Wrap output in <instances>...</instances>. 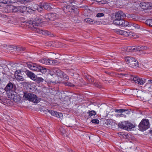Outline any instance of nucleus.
<instances>
[{"label":"nucleus","mask_w":152,"mask_h":152,"mask_svg":"<svg viewBox=\"0 0 152 152\" xmlns=\"http://www.w3.org/2000/svg\"><path fill=\"white\" fill-rule=\"evenodd\" d=\"M28 67L31 70L37 72H40L42 74H45L48 72L51 76L54 75H56L58 76H61L63 72L56 67H53L50 70L46 68L45 66H42L36 64H27Z\"/></svg>","instance_id":"obj_1"},{"label":"nucleus","mask_w":152,"mask_h":152,"mask_svg":"<svg viewBox=\"0 0 152 152\" xmlns=\"http://www.w3.org/2000/svg\"><path fill=\"white\" fill-rule=\"evenodd\" d=\"M23 93V97L26 100L33 102L34 103H38L40 102V98L38 97L37 96L33 94L28 92H21Z\"/></svg>","instance_id":"obj_2"},{"label":"nucleus","mask_w":152,"mask_h":152,"mask_svg":"<svg viewBox=\"0 0 152 152\" xmlns=\"http://www.w3.org/2000/svg\"><path fill=\"white\" fill-rule=\"evenodd\" d=\"M125 60L127 64H129V66L133 68H136L139 66V64L137 60L131 56L125 58Z\"/></svg>","instance_id":"obj_3"},{"label":"nucleus","mask_w":152,"mask_h":152,"mask_svg":"<svg viewBox=\"0 0 152 152\" xmlns=\"http://www.w3.org/2000/svg\"><path fill=\"white\" fill-rule=\"evenodd\" d=\"M149 127V121L148 119H142L139 125V129L141 131L145 130Z\"/></svg>","instance_id":"obj_4"},{"label":"nucleus","mask_w":152,"mask_h":152,"mask_svg":"<svg viewBox=\"0 0 152 152\" xmlns=\"http://www.w3.org/2000/svg\"><path fill=\"white\" fill-rule=\"evenodd\" d=\"M113 30L115 32L121 35L128 36L131 35V33L129 31H126L118 29H115Z\"/></svg>","instance_id":"obj_5"},{"label":"nucleus","mask_w":152,"mask_h":152,"mask_svg":"<svg viewBox=\"0 0 152 152\" xmlns=\"http://www.w3.org/2000/svg\"><path fill=\"white\" fill-rule=\"evenodd\" d=\"M15 88L16 86L15 84H12L10 82H9L4 88V90L7 92H8L10 91H14Z\"/></svg>","instance_id":"obj_6"},{"label":"nucleus","mask_w":152,"mask_h":152,"mask_svg":"<svg viewBox=\"0 0 152 152\" xmlns=\"http://www.w3.org/2000/svg\"><path fill=\"white\" fill-rule=\"evenodd\" d=\"M140 48H133V49H132L131 48L130 49L129 48H122V50L124 51H126L127 52H134L136 51H140L141 52V54H145V53L143 52V51H142V50L140 49Z\"/></svg>","instance_id":"obj_7"},{"label":"nucleus","mask_w":152,"mask_h":152,"mask_svg":"<svg viewBox=\"0 0 152 152\" xmlns=\"http://www.w3.org/2000/svg\"><path fill=\"white\" fill-rule=\"evenodd\" d=\"M133 81L136 83L140 85L143 84L146 82V79L140 78L138 76L134 77L133 78Z\"/></svg>","instance_id":"obj_8"},{"label":"nucleus","mask_w":152,"mask_h":152,"mask_svg":"<svg viewBox=\"0 0 152 152\" xmlns=\"http://www.w3.org/2000/svg\"><path fill=\"white\" fill-rule=\"evenodd\" d=\"M27 76L29 77L32 80L35 78V75L31 71L26 69L23 71Z\"/></svg>","instance_id":"obj_9"},{"label":"nucleus","mask_w":152,"mask_h":152,"mask_svg":"<svg viewBox=\"0 0 152 152\" xmlns=\"http://www.w3.org/2000/svg\"><path fill=\"white\" fill-rule=\"evenodd\" d=\"M115 18L119 19H122L126 17V15L121 11L117 12L115 15Z\"/></svg>","instance_id":"obj_10"},{"label":"nucleus","mask_w":152,"mask_h":152,"mask_svg":"<svg viewBox=\"0 0 152 152\" xmlns=\"http://www.w3.org/2000/svg\"><path fill=\"white\" fill-rule=\"evenodd\" d=\"M32 11L34 12L37 10L38 12H40L42 10V5L39 6L37 4H35L34 6L31 7Z\"/></svg>","instance_id":"obj_11"},{"label":"nucleus","mask_w":152,"mask_h":152,"mask_svg":"<svg viewBox=\"0 0 152 152\" xmlns=\"http://www.w3.org/2000/svg\"><path fill=\"white\" fill-rule=\"evenodd\" d=\"M11 96L10 98L12 99L13 100L16 102H19L21 99L20 98V96H17V94H15L11 93Z\"/></svg>","instance_id":"obj_12"},{"label":"nucleus","mask_w":152,"mask_h":152,"mask_svg":"<svg viewBox=\"0 0 152 152\" xmlns=\"http://www.w3.org/2000/svg\"><path fill=\"white\" fill-rule=\"evenodd\" d=\"M127 123V121H123L121 123H119L118 125V127L120 128L127 130V127L126 126Z\"/></svg>","instance_id":"obj_13"},{"label":"nucleus","mask_w":152,"mask_h":152,"mask_svg":"<svg viewBox=\"0 0 152 152\" xmlns=\"http://www.w3.org/2000/svg\"><path fill=\"white\" fill-rule=\"evenodd\" d=\"M41 19L39 18H36L33 21L32 23V25L31 26H31V27H34V26H37L41 22Z\"/></svg>","instance_id":"obj_14"},{"label":"nucleus","mask_w":152,"mask_h":152,"mask_svg":"<svg viewBox=\"0 0 152 152\" xmlns=\"http://www.w3.org/2000/svg\"><path fill=\"white\" fill-rule=\"evenodd\" d=\"M8 8L10 10H12L14 12H16L18 11H20L19 10V7H16L13 5H10L8 6Z\"/></svg>","instance_id":"obj_15"},{"label":"nucleus","mask_w":152,"mask_h":152,"mask_svg":"<svg viewBox=\"0 0 152 152\" xmlns=\"http://www.w3.org/2000/svg\"><path fill=\"white\" fill-rule=\"evenodd\" d=\"M50 59H47L45 58H43L42 59H39V61L42 64H45L47 65H50Z\"/></svg>","instance_id":"obj_16"},{"label":"nucleus","mask_w":152,"mask_h":152,"mask_svg":"<svg viewBox=\"0 0 152 152\" xmlns=\"http://www.w3.org/2000/svg\"><path fill=\"white\" fill-rule=\"evenodd\" d=\"M148 94L145 92L142 91H138V95L141 98H142L143 99H145L147 97Z\"/></svg>","instance_id":"obj_17"},{"label":"nucleus","mask_w":152,"mask_h":152,"mask_svg":"<svg viewBox=\"0 0 152 152\" xmlns=\"http://www.w3.org/2000/svg\"><path fill=\"white\" fill-rule=\"evenodd\" d=\"M33 80L38 83H39L41 82H43L44 80L42 77H38L35 75V78Z\"/></svg>","instance_id":"obj_18"},{"label":"nucleus","mask_w":152,"mask_h":152,"mask_svg":"<svg viewBox=\"0 0 152 152\" xmlns=\"http://www.w3.org/2000/svg\"><path fill=\"white\" fill-rule=\"evenodd\" d=\"M127 112V113H126V114H130V111H128V109H116L115 110V112L116 113H122L124 112Z\"/></svg>","instance_id":"obj_19"},{"label":"nucleus","mask_w":152,"mask_h":152,"mask_svg":"<svg viewBox=\"0 0 152 152\" xmlns=\"http://www.w3.org/2000/svg\"><path fill=\"white\" fill-rule=\"evenodd\" d=\"M42 5V7H43L45 10H50L51 9L53 8V7L51 6L50 4L45 3L43 4V5Z\"/></svg>","instance_id":"obj_20"},{"label":"nucleus","mask_w":152,"mask_h":152,"mask_svg":"<svg viewBox=\"0 0 152 152\" xmlns=\"http://www.w3.org/2000/svg\"><path fill=\"white\" fill-rule=\"evenodd\" d=\"M37 26H34V30L36 31L37 32L40 33L41 34H45V32L42 30H41L40 29L37 28Z\"/></svg>","instance_id":"obj_21"},{"label":"nucleus","mask_w":152,"mask_h":152,"mask_svg":"<svg viewBox=\"0 0 152 152\" xmlns=\"http://www.w3.org/2000/svg\"><path fill=\"white\" fill-rule=\"evenodd\" d=\"M84 21L88 23L91 24L95 23V21L94 20L90 18L85 19Z\"/></svg>","instance_id":"obj_22"},{"label":"nucleus","mask_w":152,"mask_h":152,"mask_svg":"<svg viewBox=\"0 0 152 152\" xmlns=\"http://www.w3.org/2000/svg\"><path fill=\"white\" fill-rule=\"evenodd\" d=\"M15 79L18 81H23L24 79L22 76L19 74H15Z\"/></svg>","instance_id":"obj_23"},{"label":"nucleus","mask_w":152,"mask_h":152,"mask_svg":"<svg viewBox=\"0 0 152 152\" xmlns=\"http://www.w3.org/2000/svg\"><path fill=\"white\" fill-rule=\"evenodd\" d=\"M127 23V21H125L122 19H120V24H119L118 26L122 27L126 26Z\"/></svg>","instance_id":"obj_24"},{"label":"nucleus","mask_w":152,"mask_h":152,"mask_svg":"<svg viewBox=\"0 0 152 152\" xmlns=\"http://www.w3.org/2000/svg\"><path fill=\"white\" fill-rule=\"evenodd\" d=\"M88 115H89V117L87 118L88 119L89 117H91V116H92L93 115H96V112L94 110H89L88 111Z\"/></svg>","instance_id":"obj_25"},{"label":"nucleus","mask_w":152,"mask_h":152,"mask_svg":"<svg viewBox=\"0 0 152 152\" xmlns=\"http://www.w3.org/2000/svg\"><path fill=\"white\" fill-rule=\"evenodd\" d=\"M50 65H55L58 64L59 62L57 60H50Z\"/></svg>","instance_id":"obj_26"},{"label":"nucleus","mask_w":152,"mask_h":152,"mask_svg":"<svg viewBox=\"0 0 152 152\" xmlns=\"http://www.w3.org/2000/svg\"><path fill=\"white\" fill-rule=\"evenodd\" d=\"M27 9V7L23 6V7H19V10L20 12H26Z\"/></svg>","instance_id":"obj_27"},{"label":"nucleus","mask_w":152,"mask_h":152,"mask_svg":"<svg viewBox=\"0 0 152 152\" xmlns=\"http://www.w3.org/2000/svg\"><path fill=\"white\" fill-rule=\"evenodd\" d=\"M60 77L61 78H63L66 81L68 80L69 79V76L66 74H64L63 72V73L62 74L61 76Z\"/></svg>","instance_id":"obj_28"},{"label":"nucleus","mask_w":152,"mask_h":152,"mask_svg":"<svg viewBox=\"0 0 152 152\" xmlns=\"http://www.w3.org/2000/svg\"><path fill=\"white\" fill-rule=\"evenodd\" d=\"M86 78L90 84L93 85L94 83V78L93 77L88 76Z\"/></svg>","instance_id":"obj_29"},{"label":"nucleus","mask_w":152,"mask_h":152,"mask_svg":"<svg viewBox=\"0 0 152 152\" xmlns=\"http://www.w3.org/2000/svg\"><path fill=\"white\" fill-rule=\"evenodd\" d=\"M146 23L150 26L152 27V19H149L146 20Z\"/></svg>","instance_id":"obj_30"},{"label":"nucleus","mask_w":152,"mask_h":152,"mask_svg":"<svg viewBox=\"0 0 152 152\" xmlns=\"http://www.w3.org/2000/svg\"><path fill=\"white\" fill-rule=\"evenodd\" d=\"M51 17L52 18V20H53L58 18V15L56 13H51Z\"/></svg>","instance_id":"obj_31"},{"label":"nucleus","mask_w":152,"mask_h":152,"mask_svg":"<svg viewBox=\"0 0 152 152\" xmlns=\"http://www.w3.org/2000/svg\"><path fill=\"white\" fill-rule=\"evenodd\" d=\"M45 18L47 20H52V18L51 17V13L47 14L45 16Z\"/></svg>","instance_id":"obj_32"},{"label":"nucleus","mask_w":152,"mask_h":152,"mask_svg":"<svg viewBox=\"0 0 152 152\" xmlns=\"http://www.w3.org/2000/svg\"><path fill=\"white\" fill-rule=\"evenodd\" d=\"M120 19L115 18V19L113 21L114 24L117 25L118 26L120 24Z\"/></svg>","instance_id":"obj_33"},{"label":"nucleus","mask_w":152,"mask_h":152,"mask_svg":"<svg viewBox=\"0 0 152 152\" xmlns=\"http://www.w3.org/2000/svg\"><path fill=\"white\" fill-rule=\"evenodd\" d=\"M64 84L66 86H69L70 87H74L75 86L74 85L69 82H66L64 83Z\"/></svg>","instance_id":"obj_34"},{"label":"nucleus","mask_w":152,"mask_h":152,"mask_svg":"<svg viewBox=\"0 0 152 152\" xmlns=\"http://www.w3.org/2000/svg\"><path fill=\"white\" fill-rule=\"evenodd\" d=\"M93 123L98 124L99 123V121L97 119H93L91 121Z\"/></svg>","instance_id":"obj_35"},{"label":"nucleus","mask_w":152,"mask_h":152,"mask_svg":"<svg viewBox=\"0 0 152 152\" xmlns=\"http://www.w3.org/2000/svg\"><path fill=\"white\" fill-rule=\"evenodd\" d=\"M129 125H128V128H129V129H130L132 128H134L135 127V126L134 125H133L132 123L129 122Z\"/></svg>","instance_id":"obj_36"},{"label":"nucleus","mask_w":152,"mask_h":152,"mask_svg":"<svg viewBox=\"0 0 152 152\" xmlns=\"http://www.w3.org/2000/svg\"><path fill=\"white\" fill-rule=\"evenodd\" d=\"M93 85L99 88H101V85H99L98 83L95 82L94 83Z\"/></svg>","instance_id":"obj_37"},{"label":"nucleus","mask_w":152,"mask_h":152,"mask_svg":"<svg viewBox=\"0 0 152 152\" xmlns=\"http://www.w3.org/2000/svg\"><path fill=\"white\" fill-rule=\"evenodd\" d=\"M133 27L136 29H138L140 27L139 26L138 24L135 23H133Z\"/></svg>","instance_id":"obj_38"},{"label":"nucleus","mask_w":152,"mask_h":152,"mask_svg":"<svg viewBox=\"0 0 152 152\" xmlns=\"http://www.w3.org/2000/svg\"><path fill=\"white\" fill-rule=\"evenodd\" d=\"M57 115H56V117H58L59 118H61L63 117L62 114L61 113H58L57 112Z\"/></svg>","instance_id":"obj_39"},{"label":"nucleus","mask_w":152,"mask_h":152,"mask_svg":"<svg viewBox=\"0 0 152 152\" xmlns=\"http://www.w3.org/2000/svg\"><path fill=\"white\" fill-rule=\"evenodd\" d=\"M2 47H8V48H13V47H14V46L11 45H7L5 44H3L2 46Z\"/></svg>","instance_id":"obj_40"},{"label":"nucleus","mask_w":152,"mask_h":152,"mask_svg":"<svg viewBox=\"0 0 152 152\" xmlns=\"http://www.w3.org/2000/svg\"><path fill=\"white\" fill-rule=\"evenodd\" d=\"M32 11V8H30L29 7H27V9L26 10V12H31Z\"/></svg>","instance_id":"obj_41"},{"label":"nucleus","mask_w":152,"mask_h":152,"mask_svg":"<svg viewBox=\"0 0 152 152\" xmlns=\"http://www.w3.org/2000/svg\"><path fill=\"white\" fill-rule=\"evenodd\" d=\"M104 14L102 13H98L97 15L96 16L97 17H101L104 16Z\"/></svg>","instance_id":"obj_42"},{"label":"nucleus","mask_w":152,"mask_h":152,"mask_svg":"<svg viewBox=\"0 0 152 152\" xmlns=\"http://www.w3.org/2000/svg\"><path fill=\"white\" fill-rule=\"evenodd\" d=\"M73 70H70L69 71L68 73L71 76H73L74 75V72H73Z\"/></svg>","instance_id":"obj_43"},{"label":"nucleus","mask_w":152,"mask_h":152,"mask_svg":"<svg viewBox=\"0 0 152 152\" xmlns=\"http://www.w3.org/2000/svg\"><path fill=\"white\" fill-rule=\"evenodd\" d=\"M127 25L126 26H128V27H131L133 26V23H129L127 21Z\"/></svg>","instance_id":"obj_44"},{"label":"nucleus","mask_w":152,"mask_h":152,"mask_svg":"<svg viewBox=\"0 0 152 152\" xmlns=\"http://www.w3.org/2000/svg\"><path fill=\"white\" fill-rule=\"evenodd\" d=\"M52 113H51V115L53 116H56V115H57V112L56 111H53L52 112Z\"/></svg>","instance_id":"obj_45"},{"label":"nucleus","mask_w":152,"mask_h":152,"mask_svg":"<svg viewBox=\"0 0 152 152\" xmlns=\"http://www.w3.org/2000/svg\"><path fill=\"white\" fill-rule=\"evenodd\" d=\"M53 111V110H48V109H47L46 110H45V111L48 112L49 113L51 114L52 113V112Z\"/></svg>","instance_id":"obj_46"},{"label":"nucleus","mask_w":152,"mask_h":152,"mask_svg":"<svg viewBox=\"0 0 152 152\" xmlns=\"http://www.w3.org/2000/svg\"><path fill=\"white\" fill-rule=\"evenodd\" d=\"M18 1L22 4L26 3V0H18Z\"/></svg>","instance_id":"obj_47"},{"label":"nucleus","mask_w":152,"mask_h":152,"mask_svg":"<svg viewBox=\"0 0 152 152\" xmlns=\"http://www.w3.org/2000/svg\"><path fill=\"white\" fill-rule=\"evenodd\" d=\"M20 72V70H17L15 72V74H19Z\"/></svg>","instance_id":"obj_48"},{"label":"nucleus","mask_w":152,"mask_h":152,"mask_svg":"<svg viewBox=\"0 0 152 152\" xmlns=\"http://www.w3.org/2000/svg\"><path fill=\"white\" fill-rule=\"evenodd\" d=\"M148 81H149L150 82V83H147L146 84L145 86H148V85H150V83H151L152 84V80H148Z\"/></svg>","instance_id":"obj_49"},{"label":"nucleus","mask_w":152,"mask_h":152,"mask_svg":"<svg viewBox=\"0 0 152 152\" xmlns=\"http://www.w3.org/2000/svg\"><path fill=\"white\" fill-rule=\"evenodd\" d=\"M118 115L120 117H126V115H124L123 114H122V113H121L120 114H118Z\"/></svg>","instance_id":"obj_50"},{"label":"nucleus","mask_w":152,"mask_h":152,"mask_svg":"<svg viewBox=\"0 0 152 152\" xmlns=\"http://www.w3.org/2000/svg\"><path fill=\"white\" fill-rule=\"evenodd\" d=\"M46 46L47 47H56V46H52V45L51 44H47L46 45Z\"/></svg>","instance_id":"obj_51"},{"label":"nucleus","mask_w":152,"mask_h":152,"mask_svg":"<svg viewBox=\"0 0 152 152\" xmlns=\"http://www.w3.org/2000/svg\"><path fill=\"white\" fill-rule=\"evenodd\" d=\"M95 23H96V24H100V23H101V22L100 21H95Z\"/></svg>","instance_id":"obj_52"},{"label":"nucleus","mask_w":152,"mask_h":152,"mask_svg":"<svg viewBox=\"0 0 152 152\" xmlns=\"http://www.w3.org/2000/svg\"><path fill=\"white\" fill-rule=\"evenodd\" d=\"M126 124H127L126 125V126L127 127V130H128L129 129V128H128V125H129V124H129V122L127 121V123Z\"/></svg>","instance_id":"obj_53"},{"label":"nucleus","mask_w":152,"mask_h":152,"mask_svg":"<svg viewBox=\"0 0 152 152\" xmlns=\"http://www.w3.org/2000/svg\"><path fill=\"white\" fill-rule=\"evenodd\" d=\"M33 1V0H26V3L28 2H30Z\"/></svg>","instance_id":"obj_54"},{"label":"nucleus","mask_w":152,"mask_h":152,"mask_svg":"<svg viewBox=\"0 0 152 152\" xmlns=\"http://www.w3.org/2000/svg\"><path fill=\"white\" fill-rule=\"evenodd\" d=\"M0 3H3V4H7V2L6 1H5L4 2V1H0Z\"/></svg>","instance_id":"obj_55"},{"label":"nucleus","mask_w":152,"mask_h":152,"mask_svg":"<svg viewBox=\"0 0 152 152\" xmlns=\"http://www.w3.org/2000/svg\"><path fill=\"white\" fill-rule=\"evenodd\" d=\"M105 72L106 73H107V74H110V72H107V71H105Z\"/></svg>","instance_id":"obj_56"},{"label":"nucleus","mask_w":152,"mask_h":152,"mask_svg":"<svg viewBox=\"0 0 152 152\" xmlns=\"http://www.w3.org/2000/svg\"><path fill=\"white\" fill-rule=\"evenodd\" d=\"M20 48H15V49H16L17 50H19L20 49Z\"/></svg>","instance_id":"obj_57"},{"label":"nucleus","mask_w":152,"mask_h":152,"mask_svg":"<svg viewBox=\"0 0 152 152\" xmlns=\"http://www.w3.org/2000/svg\"><path fill=\"white\" fill-rule=\"evenodd\" d=\"M69 6L67 5L66 6V8L67 9V8H69Z\"/></svg>","instance_id":"obj_58"},{"label":"nucleus","mask_w":152,"mask_h":152,"mask_svg":"<svg viewBox=\"0 0 152 152\" xmlns=\"http://www.w3.org/2000/svg\"><path fill=\"white\" fill-rule=\"evenodd\" d=\"M150 133L151 134H152V130H151L150 132Z\"/></svg>","instance_id":"obj_59"},{"label":"nucleus","mask_w":152,"mask_h":152,"mask_svg":"<svg viewBox=\"0 0 152 152\" xmlns=\"http://www.w3.org/2000/svg\"><path fill=\"white\" fill-rule=\"evenodd\" d=\"M69 152H74L72 150H70Z\"/></svg>","instance_id":"obj_60"},{"label":"nucleus","mask_w":152,"mask_h":152,"mask_svg":"<svg viewBox=\"0 0 152 152\" xmlns=\"http://www.w3.org/2000/svg\"><path fill=\"white\" fill-rule=\"evenodd\" d=\"M24 48H22L21 49H22V50H24Z\"/></svg>","instance_id":"obj_61"},{"label":"nucleus","mask_w":152,"mask_h":152,"mask_svg":"<svg viewBox=\"0 0 152 152\" xmlns=\"http://www.w3.org/2000/svg\"><path fill=\"white\" fill-rule=\"evenodd\" d=\"M145 46H144V48H145ZM145 47H146V48H147V46H145Z\"/></svg>","instance_id":"obj_62"},{"label":"nucleus","mask_w":152,"mask_h":152,"mask_svg":"<svg viewBox=\"0 0 152 152\" xmlns=\"http://www.w3.org/2000/svg\"><path fill=\"white\" fill-rule=\"evenodd\" d=\"M19 95H22V94H20Z\"/></svg>","instance_id":"obj_63"}]
</instances>
